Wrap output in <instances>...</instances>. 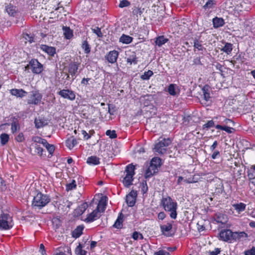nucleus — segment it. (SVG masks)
<instances>
[{
  "label": "nucleus",
  "instance_id": "obj_51",
  "mask_svg": "<svg viewBox=\"0 0 255 255\" xmlns=\"http://www.w3.org/2000/svg\"><path fill=\"white\" fill-rule=\"evenodd\" d=\"M130 4V2L128 0H122L120 1L119 6L120 7L123 8L129 6Z\"/></svg>",
  "mask_w": 255,
  "mask_h": 255
},
{
  "label": "nucleus",
  "instance_id": "obj_49",
  "mask_svg": "<svg viewBox=\"0 0 255 255\" xmlns=\"http://www.w3.org/2000/svg\"><path fill=\"white\" fill-rule=\"evenodd\" d=\"M92 30L94 33H95L98 36V37H102L103 33L101 32V29L99 27H96L95 28H92Z\"/></svg>",
  "mask_w": 255,
  "mask_h": 255
},
{
  "label": "nucleus",
  "instance_id": "obj_47",
  "mask_svg": "<svg viewBox=\"0 0 255 255\" xmlns=\"http://www.w3.org/2000/svg\"><path fill=\"white\" fill-rule=\"evenodd\" d=\"M153 73L151 70H148L147 71L145 72L143 75L141 76V79L143 80H148L150 77L152 76Z\"/></svg>",
  "mask_w": 255,
  "mask_h": 255
},
{
  "label": "nucleus",
  "instance_id": "obj_37",
  "mask_svg": "<svg viewBox=\"0 0 255 255\" xmlns=\"http://www.w3.org/2000/svg\"><path fill=\"white\" fill-rule=\"evenodd\" d=\"M5 10L9 15L12 16H14L16 12L15 7L10 4L5 6Z\"/></svg>",
  "mask_w": 255,
  "mask_h": 255
},
{
  "label": "nucleus",
  "instance_id": "obj_4",
  "mask_svg": "<svg viewBox=\"0 0 255 255\" xmlns=\"http://www.w3.org/2000/svg\"><path fill=\"white\" fill-rule=\"evenodd\" d=\"M134 170L135 167L133 164H130L127 166L125 170L126 175L123 180V183L125 186L129 187L132 184L133 176L135 174Z\"/></svg>",
  "mask_w": 255,
  "mask_h": 255
},
{
  "label": "nucleus",
  "instance_id": "obj_63",
  "mask_svg": "<svg viewBox=\"0 0 255 255\" xmlns=\"http://www.w3.org/2000/svg\"><path fill=\"white\" fill-rule=\"evenodd\" d=\"M218 144V143L217 141H215L214 142V143H213V144L211 146L210 150L212 151H214V149L217 147Z\"/></svg>",
  "mask_w": 255,
  "mask_h": 255
},
{
  "label": "nucleus",
  "instance_id": "obj_16",
  "mask_svg": "<svg viewBox=\"0 0 255 255\" xmlns=\"http://www.w3.org/2000/svg\"><path fill=\"white\" fill-rule=\"evenodd\" d=\"M167 92L173 96H178L180 94V90L178 87L174 84H171L168 86Z\"/></svg>",
  "mask_w": 255,
  "mask_h": 255
},
{
  "label": "nucleus",
  "instance_id": "obj_62",
  "mask_svg": "<svg viewBox=\"0 0 255 255\" xmlns=\"http://www.w3.org/2000/svg\"><path fill=\"white\" fill-rule=\"evenodd\" d=\"M220 152L219 151H215L212 155V158L214 159H216L217 157L219 156Z\"/></svg>",
  "mask_w": 255,
  "mask_h": 255
},
{
  "label": "nucleus",
  "instance_id": "obj_57",
  "mask_svg": "<svg viewBox=\"0 0 255 255\" xmlns=\"http://www.w3.org/2000/svg\"><path fill=\"white\" fill-rule=\"evenodd\" d=\"M48 147V149H47V151L49 152V153L50 154H52L54 150H55V147L52 144H46Z\"/></svg>",
  "mask_w": 255,
  "mask_h": 255
},
{
  "label": "nucleus",
  "instance_id": "obj_2",
  "mask_svg": "<svg viewBox=\"0 0 255 255\" xmlns=\"http://www.w3.org/2000/svg\"><path fill=\"white\" fill-rule=\"evenodd\" d=\"M50 201L51 199L49 195L39 192L34 196L32 202V207L34 209H41L46 206Z\"/></svg>",
  "mask_w": 255,
  "mask_h": 255
},
{
  "label": "nucleus",
  "instance_id": "obj_36",
  "mask_svg": "<svg viewBox=\"0 0 255 255\" xmlns=\"http://www.w3.org/2000/svg\"><path fill=\"white\" fill-rule=\"evenodd\" d=\"M32 143L31 144H35L39 145V144L46 143V139L42 138L38 136H34L32 137Z\"/></svg>",
  "mask_w": 255,
  "mask_h": 255
},
{
  "label": "nucleus",
  "instance_id": "obj_59",
  "mask_svg": "<svg viewBox=\"0 0 255 255\" xmlns=\"http://www.w3.org/2000/svg\"><path fill=\"white\" fill-rule=\"evenodd\" d=\"M18 125L15 123H13L11 124V131L12 133L16 132L17 130Z\"/></svg>",
  "mask_w": 255,
  "mask_h": 255
},
{
  "label": "nucleus",
  "instance_id": "obj_53",
  "mask_svg": "<svg viewBox=\"0 0 255 255\" xmlns=\"http://www.w3.org/2000/svg\"><path fill=\"white\" fill-rule=\"evenodd\" d=\"M132 237L134 240H137L139 239H143V236L142 234H140L137 232H134L132 234Z\"/></svg>",
  "mask_w": 255,
  "mask_h": 255
},
{
  "label": "nucleus",
  "instance_id": "obj_40",
  "mask_svg": "<svg viewBox=\"0 0 255 255\" xmlns=\"http://www.w3.org/2000/svg\"><path fill=\"white\" fill-rule=\"evenodd\" d=\"M9 135L5 133L1 134L0 135V143L2 145H5L9 140Z\"/></svg>",
  "mask_w": 255,
  "mask_h": 255
},
{
  "label": "nucleus",
  "instance_id": "obj_35",
  "mask_svg": "<svg viewBox=\"0 0 255 255\" xmlns=\"http://www.w3.org/2000/svg\"><path fill=\"white\" fill-rule=\"evenodd\" d=\"M88 207V205L86 202L83 203L76 209V212L78 215H81L84 213Z\"/></svg>",
  "mask_w": 255,
  "mask_h": 255
},
{
  "label": "nucleus",
  "instance_id": "obj_41",
  "mask_svg": "<svg viewBox=\"0 0 255 255\" xmlns=\"http://www.w3.org/2000/svg\"><path fill=\"white\" fill-rule=\"evenodd\" d=\"M82 48L84 50L86 54H89L91 51V47L87 40L83 42Z\"/></svg>",
  "mask_w": 255,
  "mask_h": 255
},
{
  "label": "nucleus",
  "instance_id": "obj_64",
  "mask_svg": "<svg viewBox=\"0 0 255 255\" xmlns=\"http://www.w3.org/2000/svg\"><path fill=\"white\" fill-rule=\"evenodd\" d=\"M168 255L169 253L164 252L163 251H160L155 253L154 255Z\"/></svg>",
  "mask_w": 255,
  "mask_h": 255
},
{
  "label": "nucleus",
  "instance_id": "obj_42",
  "mask_svg": "<svg viewBox=\"0 0 255 255\" xmlns=\"http://www.w3.org/2000/svg\"><path fill=\"white\" fill-rule=\"evenodd\" d=\"M202 92L203 93L204 99L206 101H208L210 98V93L208 89V87L204 86L202 88Z\"/></svg>",
  "mask_w": 255,
  "mask_h": 255
},
{
  "label": "nucleus",
  "instance_id": "obj_9",
  "mask_svg": "<svg viewBox=\"0 0 255 255\" xmlns=\"http://www.w3.org/2000/svg\"><path fill=\"white\" fill-rule=\"evenodd\" d=\"M173 223V221H171L160 226L161 232L163 235L166 237H170L172 235L171 232Z\"/></svg>",
  "mask_w": 255,
  "mask_h": 255
},
{
  "label": "nucleus",
  "instance_id": "obj_19",
  "mask_svg": "<svg viewBox=\"0 0 255 255\" xmlns=\"http://www.w3.org/2000/svg\"><path fill=\"white\" fill-rule=\"evenodd\" d=\"M135 193L134 192H130L126 197V202L127 204L130 206L132 207L135 203Z\"/></svg>",
  "mask_w": 255,
  "mask_h": 255
},
{
  "label": "nucleus",
  "instance_id": "obj_12",
  "mask_svg": "<svg viewBox=\"0 0 255 255\" xmlns=\"http://www.w3.org/2000/svg\"><path fill=\"white\" fill-rule=\"evenodd\" d=\"M119 52L116 50L110 51L106 56V59L109 63H115L117 62L119 56Z\"/></svg>",
  "mask_w": 255,
  "mask_h": 255
},
{
  "label": "nucleus",
  "instance_id": "obj_44",
  "mask_svg": "<svg viewBox=\"0 0 255 255\" xmlns=\"http://www.w3.org/2000/svg\"><path fill=\"white\" fill-rule=\"evenodd\" d=\"M150 163L158 168L161 165V159L159 157H154L152 159Z\"/></svg>",
  "mask_w": 255,
  "mask_h": 255
},
{
  "label": "nucleus",
  "instance_id": "obj_6",
  "mask_svg": "<svg viewBox=\"0 0 255 255\" xmlns=\"http://www.w3.org/2000/svg\"><path fill=\"white\" fill-rule=\"evenodd\" d=\"M30 69L32 72L36 74H39L41 73L43 70V66L37 59H31L29 64L26 67V68Z\"/></svg>",
  "mask_w": 255,
  "mask_h": 255
},
{
  "label": "nucleus",
  "instance_id": "obj_28",
  "mask_svg": "<svg viewBox=\"0 0 255 255\" xmlns=\"http://www.w3.org/2000/svg\"><path fill=\"white\" fill-rule=\"evenodd\" d=\"M124 216L122 213H121L117 219L116 220L115 224H114L113 226L117 229H121L122 228L123 226V222L124 221Z\"/></svg>",
  "mask_w": 255,
  "mask_h": 255
},
{
  "label": "nucleus",
  "instance_id": "obj_15",
  "mask_svg": "<svg viewBox=\"0 0 255 255\" xmlns=\"http://www.w3.org/2000/svg\"><path fill=\"white\" fill-rule=\"evenodd\" d=\"M107 204V197L106 196L102 197L100 200L96 210L100 212V213L104 212L106 209Z\"/></svg>",
  "mask_w": 255,
  "mask_h": 255
},
{
  "label": "nucleus",
  "instance_id": "obj_31",
  "mask_svg": "<svg viewBox=\"0 0 255 255\" xmlns=\"http://www.w3.org/2000/svg\"><path fill=\"white\" fill-rule=\"evenodd\" d=\"M84 230L83 226H78L73 232L72 236L75 238H79L82 234Z\"/></svg>",
  "mask_w": 255,
  "mask_h": 255
},
{
  "label": "nucleus",
  "instance_id": "obj_61",
  "mask_svg": "<svg viewBox=\"0 0 255 255\" xmlns=\"http://www.w3.org/2000/svg\"><path fill=\"white\" fill-rule=\"evenodd\" d=\"M81 131L85 139L87 140L91 137V136L85 130H82Z\"/></svg>",
  "mask_w": 255,
  "mask_h": 255
},
{
  "label": "nucleus",
  "instance_id": "obj_58",
  "mask_svg": "<svg viewBox=\"0 0 255 255\" xmlns=\"http://www.w3.org/2000/svg\"><path fill=\"white\" fill-rule=\"evenodd\" d=\"M221 252V250L219 248H216L215 250L212 252H210L209 253L208 255H218Z\"/></svg>",
  "mask_w": 255,
  "mask_h": 255
},
{
  "label": "nucleus",
  "instance_id": "obj_20",
  "mask_svg": "<svg viewBox=\"0 0 255 255\" xmlns=\"http://www.w3.org/2000/svg\"><path fill=\"white\" fill-rule=\"evenodd\" d=\"M10 93L12 95L20 98L24 97L27 94V92L22 89H12L10 90Z\"/></svg>",
  "mask_w": 255,
  "mask_h": 255
},
{
  "label": "nucleus",
  "instance_id": "obj_14",
  "mask_svg": "<svg viewBox=\"0 0 255 255\" xmlns=\"http://www.w3.org/2000/svg\"><path fill=\"white\" fill-rule=\"evenodd\" d=\"M40 49L51 56H53L56 53V49L54 47L49 46L47 45L41 44Z\"/></svg>",
  "mask_w": 255,
  "mask_h": 255
},
{
  "label": "nucleus",
  "instance_id": "obj_43",
  "mask_svg": "<svg viewBox=\"0 0 255 255\" xmlns=\"http://www.w3.org/2000/svg\"><path fill=\"white\" fill-rule=\"evenodd\" d=\"M215 220L217 223H221L222 224H224L226 222L224 215L221 214L217 215L215 218Z\"/></svg>",
  "mask_w": 255,
  "mask_h": 255
},
{
  "label": "nucleus",
  "instance_id": "obj_32",
  "mask_svg": "<svg viewBox=\"0 0 255 255\" xmlns=\"http://www.w3.org/2000/svg\"><path fill=\"white\" fill-rule=\"evenodd\" d=\"M31 146L34 148L35 154L38 155L39 156H42L43 155L44 150L42 147L40 146L39 144L37 145L35 144H31Z\"/></svg>",
  "mask_w": 255,
  "mask_h": 255
},
{
  "label": "nucleus",
  "instance_id": "obj_48",
  "mask_svg": "<svg viewBox=\"0 0 255 255\" xmlns=\"http://www.w3.org/2000/svg\"><path fill=\"white\" fill-rule=\"evenodd\" d=\"M194 47L195 48L197 49L199 51L203 50L204 47L198 40H196L194 42Z\"/></svg>",
  "mask_w": 255,
  "mask_h": 255
},
{
  "label": "nucleus",
  "instance_id": "obj_23",
  "mask_svg": "<svg viewBox=\"0 0 255 255\" xmlns=\"http://www.w3.org/2000/svg\"><path fill=\"white\" fill-rule=\"evenodd\" d=\"M247 173L250 182L255 185V171L250 168L248 169Z\"/></svg>",
  "mask_w": 255,
  "mask_h": 255
},
{
  "label": "nucleus",
  "instance_id": "obj_52",
  "mask_svg": "<svg viewBox=\"0 0 255 255\" xmlns=\"http://www.w3.org/2000/svg\"><path fill=\"white\" fill-rule=\"evenodd\" d=\"M215 4V3L214 2L213 0H209L206 4L203 6L204 8H211L212 7V6Z\"/></svg>",
  "mask_w": 255,
  "mask_h": 255
},
{
  "label": "nucleus",
  "instance_id": "obj_45",
  "mask_svg": "<svg viewBox=\"0 0 255 255\" xmlns=\"http://www.w3.org/2000/svg\"><path fill=\"white\" fill-rule=\"evenodd\" d=\"M76 186L77 185L76 181L75 180H73L71 183L66 184V190L67 191H69L75 189Z\"/></svg>",
  "mask_w": 255,
  "mask_h": 255
},
{
  "label": "nucleus",
  "instance_id": "obj_38",
  "mask_svg": "<svg viewBox=\"0 0 255 255\" xmlns=\"http://www.w3.org/2000/svg\"><path fill=\"white\" fill-rule=\"evenodd\" d=\"M167 41L168 39L165 38L163 36H160L156 38L155 40V43L158 46H161L163 44L167 42Z\"/></svg>",
  "mask_w": 255,
  "mask_h": 255
},
{
  "label": "nucleus",
  "instance_id": "obj_24",
  "mask_svg": "<svg viewBox=\"0 0 255 255\" xmlns=\"http://www.w3.org/2000/svg\"><path fill=\"white\" fill-rule=\"evenodd\" d=\"M213 24L214 28L223 26L225 24L224 20L222 18L216 17L213 19Z\"/></svg>",
  "mask_w": 255,
  "mask_h": 255
},
{
  "label": "nucleus",
  "instance_id": "obj_55",
  "mask_svg": "<svg viewBox=\"0 0 255 255\" xmlns=\"http://www.w3.org/2000/svg\"><path fill=\"white\" fill-rule=\"evenodd\" d=\"M215 126L214 122L213 120L209 121L206 124L203 125V128H208Z\"/></svg>",
  "mask_w": 255,
  "mask_h": 255
},
{
  "label": "nucleus",
  "instance_id": "obj_18",
  "mask_svg": "<svg viewBox=\"0 0 255 255\" xmlns=\"http://www.w3.org/2000/svg\"><path fill=\"white\" fill-rule=\"evenodd\" d=\"M248 238V235L245 232H235L233 234V242Z\"/></svg>",
  "mask_w": 255,
  "mask_h": 255
},
{
  "label": "nucleus",
  "instance_id": "obj_30",
  "mask_svg": "<svg viewBox=\"0 0 255 255\" xmlns=\"http://www.w3.org/2000/svg\"><path fill=\"white\" fill-rule=\"evenodd\" d=\"M35 127L37 128H40L47 124L46 120L43 119L36 118L34 120Z\"/></svg>",
  "mask_w": 255,
  "mask_h": 255
},
{
  "label": "nucleus",
  "instance_id": "obj_27",
  "mask_svg": "<svg viewBox=\"0 0 255 255\" xmlns=\"http://www.w3.org/2000/svg\"><path fill=\"white\" fill-rule=\"evenodd\" d=\"M233 207L238 214H240L246 210V205L243 203H240L233 204Z\"/></svg>",
  "mask_w": 255,
  "mask_h": 255
},
{
  "label": "nucleus",
  "instance_id": "obj_26",
  "mask_svg": "<svg viewBox=\"0 0 255 255\" xmlns=\"http://www.w3.org/2000/svg\"><path fill=\"white\" fill-rule=\"evenodd\" d=\"M133 40V38L129 35L123 34L120 38L119 41L124 44H128L130 43Z\"/></svg>",
  "mask_w": 255,
  "mask_h": 255
},
{
  "label": "nucleus",
  "instance_id": "obj_25",
  "mask_svg": "<svg viewBox=\"0 0 255 255\" xmlns=\"http://www.w3.org/2000/svg\"><path fill=\"white\" fill-rule=\"evenodd\" d=\"M68 72L72 76H74L78 69V65L75 63H71L69 65Z\"/></svg>",
  "mask_w": 255,
  "mask_h": 255
},
{
  "label": "nucleus",
  "instance_id": "obj_17",
  "mask_svg": "<svg viewBox=\"0 0 255 255\" xmlns=\"http://www.w3.org/2000/svg\"><path fill=\"white\" fill-rule=\"evenodd\" d=\"M157 171L158 168H156L155 166L152 165L150 163L149 166L145 171L144 173V177L145 178H150L155 173L157 172Z\"/></svg>",
  "mask_w": 255,
  "mask_h": 255
},
{
  "label": "nucleus",
  "instance_id": "obj_60",
  "mask_svg": "<svg viewBox=\"0 0 255 255\" xmlns=\"http://www.w3.org/2000/svg\"><path fill=\"white\" fill-rule=\"evenodd\" d=\"M166 215L164 212H160L158 214V219L160 220H163L165 219Z\"/></svg>",
  "mask_w": 255,
  "mask_h": 255
},
{
  "label": "nucleus",
  "instance_id": "obj_50",
  "mask_svg": "<svg viewBox=\"0 0 255 255\" xmlns=\"http://www.w3.org/2000/svg\"><path fill=\"white\" fill-rule=\"evenodd\" d=\"M106 134L111 138H115L117 137V134L115 130H108L106 131Z\"/></svg>",
  "mask_w": 255,
  "mask_h": 255
},
{
  "label": "nucleus",
  "instance_id": "obj_22",
  "mask_svg": "<svg viewBox=\"0 0 255 255\" xmlns=\"http://www.w3.org/2000/svg\"><path fill=\"white\" fill-rule=\"evenodd\" d=\"M77 144L76 139L71 136L66 140V145L70 149H72Z\"/></svg>",
  "mask_w": 255,
  "mask_h": 255
},
{
  "label": "nucleus",
  "instance_id": "obj_8",
  "mask_svg": "<svg viewBox=\"0 0 255 255\" xmlns=\"http://www.w3.org/2000/svg\"><path fill=\"white\" fill-rule=\"evenodd\" d=\"M234 232L230 229H224L222 230L219 234L220 238L221 240L229 242H233Z\"/></svg>",
  "mask_w": 255,
  "mask_h": 255
},
{
  "label": "nucleus",
  "instance_id": "obj_5",
  "mask_svg": "<svg viewBox=\"0 0 255 255\" xmlns=\"http://www.w3.org/2000/svg\"><path fill=\"white\" fill-rule=\"evenodd\" d=\"M170 143L171 140L169 138H162L155 144L154 151L159 154H164Z\"/></svg>",
  "mask_w": 255,
  "mask_h": 255
},
{
  "label": "nucleus",
  "instance_id": "obj_21",
  "mask_svg": "<svg viewBox=\"0 0 255 255\" xmlns=\"http://www.w3.org/2000/svg\"><path fill=\"white\" fill-rule=\"evenodd\" d=\"M215 118L216 119H219V123L223 125L222 126H227V125H230V124H232L233 126L234 125V122L232 120L225 118L224 117L217 116Z\"/></svg>",
  "mask_w": 255,
  "mask_h": 255
},
{
  "label": "nucleus",
  "instance_id": "obj_3",
  "mask_svg": "<svg viewBox=\"0 0 255 255\" xmlns=\"http://www.w3.org/2000/svg\"><path fill=\"white\" fill-rule=\"evenodd\" d=\"M13 225L12 217L0 210V230H9Z\"/></svg>",
  "mask_w": 255,
  "mask_h": 255
},
{
  "label": "nucleus",
  "instance_id": "obj_13",
  "mask_svg": "<svg viewBox=\"0 0 255 255\" xmlns=\"http://www.w3.org/2000/svg\"><path fill=\"white\" fill-rule=\"evenodd\" d=\"M127 62L130 65L136 64L137 63L136 54L133 51H129L126 53Z\"/></svg>",
  "mask_w": 255,
  "mask_h": 255
},
{
  "label": "nucleus",
  "instance_id": "obj_39",
  "mask_svg": "<svg viewBox=\"0 0 255 255\" xmlns=\"http://www.w3.org/2000/svg\"><path fill=\"white\" fill-rule=\"evenodd\" d=\"M82 248V246L80 244L75 249V254L76 255H86L87 252L83 250Z\"/></svg>",
  "mask_w": 255,
  "mask_h": 255
},
{
  "label": "nucleus",
  "instance_id": "obj_29",
  "mask_svg": "<svg viewBox=\"0 0 255 255\" xmlns=\"http://www.w3.org/2000/svg\"><path fill=\"white\" fill-rule=\"evenodd\" d=\"M87 163L89 165H98L100 164V158L96 156H91L87 159Z\"/></svg>",
  "mask_w": 255,
  "mask_h": 255
},
{
  "label": "nucleus",
  "instance_id": "obj_34",
  "mask_svg": "<svg viewBox=\"0 0 255 255\" xmlns=\"http://www.w3.org/2000/svg\"><path fill=\"white\" fill-rule=\"evenodd\" d=\"M233 50V44L230 43H225V46L221 49V50L227 54H230Z\"/></svg>",
  "mask_w": 255,
  "mask_h": 255
},
{
  "label": "nucleus",
  "instance_id": "obj_54",
  "mask_svg": "<svg viewBox=\"0 0 255 255\" xmlns=\"http://www.w3.org/2000/svg\"><path fill=\"white\" fill-rule=\"evenodd\" d=\"M15 139L19 142L23 141L24 140L23 134L22 132L19 133L15 137Z\"/></svg>",
  "mask_w": 255,
  "mask_h": 255
},
{
  "label": "nucleus",
  "instance_id": "obj_56",
  "mask_svg": "<svg viewBox=\"0 0 255 255\" xmlns=\"http://www.w3.org/2000/svg\"><path fill=\"white\" fill-rule=\"evenodd\" d=\"M245 255H255V247H253L251 249L246 251Z\"/></svg>",
  "mask_w": 255,
  "mask_h": 255
},
{
  "label": "nucleus",
  "instance_id": "obj_7",
  "mask_svg": "<svg viewBox=\"0 0 255 255\" xmlns=\"http://www.w3.org/2000/svg\"><path fill=\"white\" fill-rule=\"evenodd\" d=\"M42 95L38 91H32L28 96L27 102L30 105H37L41 101Z\"/></svg>",
  "mask_w": 255,
  "mask_h": 255
},
{
  "label": "nucleus",
  "instance_id": "obj_10",
  "mask_svg": "<svg viewBox=\"0 0 255 255\" xmlns=\"http://www.w3.org/2000/svg\"><path fill=\"white\" fill-rule=\"evenodd\" d=\"M58 94L62 98L67 99L71 101H73L75 99V94L71 90L63 89L60 90Z\"/></svg>",
  "mask_w": 255,
  "mask_h": 255
},
{
  "label": "nucleus",
  "instance_id": "obj_11",
  "mask_svg": "<svg viewBox=\"0 0 255 255\" xmlns=\"http://www.w3.org/2000/svg\"><path fill=\"white\" fill-rule=\"evenodd\" d=\"M101 217V213L97 210H94L89 214L87 217L84 220L86 223H91L98 219Z\"/></svg>",
  "mask_w": 255,
  "mask_h": 255
},
{
  "label": "nucleus",
  "instance_id": "obj_1",
  "mask_svg": "<svg viewBox=\"0 0 255 255\" xmlns=\"http://www.w3.org/2000/svg\"><path fill=\"white\" fill-rule=\"evenodd\" d=\"M161 205L165 211L170 212L171 218L175 219L177 218V203L170 197L163 198L161 200Z\"/></svg>",
  "mask_w": 255,
  "mask_h": 255
},
{
  "label": "nucleus",
  "instance_id": "obj_33",
  "mask_svg": "<svg viewBox=\"0 0 255 255\" xmlns=\"http://www.w3.org/2000/svg\"><path fill=\"white\" fill-rule=\"evenodd\" d=\"M215 128L217 129L225 130L229 133H232L235 130V129L233 128L229 127L227 126H222L220 125H217L215 126Z\"/></svg>",
  "mask_w": 255,
  "mask_h": 255
},
{
  "label": "nucleus",
  "instance_id": "obj_46",
  "mask_svg": "<svg viewBox=\"0 0 255 255\" xmlns=\"http://www.w3.org/2000/svg\"><path fill=\"white\" fill-rule=\"evenodd\" d=\"M64 35L66 39H69L73 36L72 31L68 27H65L64 28Z\"/></svg>",
  "mask_w": 255,
  "mask_h": 255
}]
</instances>
